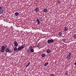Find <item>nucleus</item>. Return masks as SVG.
<instances>
[{"mask_svg": "<svg viewBox=\"0 0 76 76\" xmlns=\"http://www.w3.org/2000/svg\"><path fill=\"white\" fill-rule=\"evenodd\" d=\"M66 39H63V41H64V42H65V41H66Z\"/></svg>", "mask_w": 76, "mask_h": 76, "instance_id": "24", "label": "nucleus"}, {"mask_svg": "<svg viewBox=\"0 0 76 76\" xmlns=\"http://www.w3.org/2000/svg\"><path fill=\"white\" fill-rule=\"evenodd\" d=\"M48 42L49 44V43H50V39H49L48 40Z\"/></svg>", "mask_w": 76, "mask_h": 76, "instance_id": "22", "label": "nucleus"}, {"mask_svg": "<svg viewBox=\"0 0 76 76\" xmlns=\"http://www.w3.org/2000/svg\"><path fill=\"white\" fill-rule=\"evenodd\" d=\"M53 42H54V40L53 39H50V42L53 43Z\"/></svg>", "mask_w": 76, "mask_h": 76, "instance_id": "12", "label": "nucleus"}, {"mask_svg": "<svg viewBox=\"0 0 76 76\" xmlns=\"http://www.w3.org/2000/svg\"><path fill=\"white\" fill-rule=\"evenodd\" d=\"M30 51H31V53H33L34 51V49H31V50H30Z\"/></svg>", "mask_w": 76, "mask_h": 76, "instance_id": "17", "label": "nucleus"}, {"mask_svg": "<svg viewBox=\"0 0 76 76\" xmlns=\"http://www.w3.org/2000/svg\"><path fill=\"white\" fill-rule=\"evenodd\" d=\"M46 55H45V54H43L42 55V57H44Z\"/></svg>", "mask_w": 76, "mask_h": 76, "instance_id": "15", "label": "nucleus"}, {"mask_svg": "<svg viewBox=\"0 0 76 76\" xmlns=\"http://www.w3.org/2000/svg\"><path fill=\"white\" fill-rule=\"evenodd\" d=\"M28 66H29V65L27 64V65L26 66V67H28Z\"/></svg>", "mask_w": 76, "mask_h": 76, "instance_id": "27", "label": "nucleus"}, {"mask_svg": "<svg viewBox=\"0 0 76 76\" xmlns=\"http://www.w3.org/2000/svg\"><path fill=\"white\" fill-rule=\"evenodd\" d=\"M15 15L16 16H18V15H19V12H17L15 13Z\"/></svg>", "mask_w": 76, "mask_h": 76, "instance_id": "9", "label": "nucleus"}, {"mask_svg": "<svg viewBox=\"0 0 76 76\" xmlns=\"http://www.w3.org/2000/svg\"><path fill=\"white\" fill-rule=\"evenodd\" d=\"M2 49L4 50H5V47H4V46H3L1 48Z\"/></svg>", "mask_w": 76, "mask_h": 76, "instance_id": "13", "label": "nucleus"}, {"mask_svg": "<svg viewBox=\"0 0 76 76\" xmlns=\"http://www.w3.org/2000/svg\"><path fill=\"white\" fill-rule=\"evenodd\" d=\"M50 76H54V74H52L50 75Z\"/></svg>", "mask_w": 76, "mask_h": 76, "instance_id": "28", "label": "nucleus"}, {"mask_svg": "<svg viewBox=\"0 0 76 76\" xmlns=\"http://www.w3.org/2000/svg\"><path fill=\"white\" fill-rule=\"evenodd\" d=\"M74 65L76 66V62L74 63Z\"/></svg>", "mask_w": 76, "mask_h": 76, "instance_id": "29", "label": "nucleus"}, {"mask_svg": "<svg viewBox=\"0 0 76 76\" xmlns=\"http://www.w3.org/2000/svg\"><path fill=\"white\" fill-rule=\"evenodd\" d=\"M46 52H47V53H50V52H51V50H50L49 49L48 50L46 51Z\"/></svg>", "mask_w": 76, "mask_h": 76, "instance_id": "10", "label": "nucleus"}, {"mask_svg": "<svg viewBox=\"0 0 76 76\" xmlns=\"http://www.w3.org/2000/svg\"><path fill=\"white\" fill-rule=\"evenodd\" d=\"M17 50L18 48L16 47H15L14 49V51H16Z\"/></svg>", "mask_w": 76, "mask_h": 76, "instance_id": "18", "label": "nucleus"}, {"mask_svg": "<svg viewBox=\"0 0 76 76\" xmlns=\"http://www.w3.org/2000/svg\"><path fill=\"white\" fill-rule=\"evenodd\" d=\"M72 55V53H69V54L67 55V58L68 60H70V58H71Z\"/></svg>", "mask_w": 76, "mask_h": 76, "instance_id": "3", "label": "nucleus"}, {"mask_svg": "<svg viewBox=\"0 0 76 76\" xmlns=\"http://www.w3.org/2000/svg\"><path fill=\"white\" fill-rule=\"evenodd\" d=\"M67 30H68V28H67V27H66L65 26L64 28V31H67Z\"/></svg>", "mask_w": 76, "mask_h": 76, "instance_id": "8", "label": "nucleus"}, {"mask_svg": "<svg viewBox=\"0 0 76 76\" xmlns=\"http://www.w3.org/2000/svg\"><path fill=\"white\" fill-rule=\"evenodd\" d=\"M27 53H30V51H29V50L28 49L27 50Z\"/></svg>", "mask_w": 76, "mask_h": 76, "instance_id": "21", "label": "nucleus"}, {"mask_svg": "<svg viewBox=\"0 0 76 76\" xmlns=\"http://www.w3.org/2000/svg\"><path fill=\"white\" fill-rule=\"evenodd\" d=\"M4 50L3 49H1L0 50V51L1 52V53H4Z\"/></svg>", "mask_w": 76, "mask_h": 76, "instance_id": "14", "label": "nucleus"}, {"mask_svg": "<svg viewBox=\"0 0 76 76\" xmlns=\"http://www.w3.org/2000/svg\"><path fill=\"white\" fill-rule=\"evenodd\" d=\"M32 46H30L29 47V50H31V49H32Z\"/></svg>", "mask_w": 76, "mask_h": 76, "instance_id": "20", "label": "nucleus"}, {"mask_svg": "<svg viewBox=\"0 0 76 76\" xmlns=\"http://www.w3.org/2000/svg\"><path fill=\"white\" fill-rule=\"evenodd\" d=\"M4 47L5 48H7V45H4Z\"/></svg>", "mask_w": 76, "mask_h": 76, "instance_id": "23", "label": "nucleus"}, {"mask_svg": "<svg viewBox=\"0 0 76 76\" xmlns=\"http://www.w3.org/2000/svg\"><path fill=\"white\" fill-rule=\"evenodd\" d=\"M48 62H47L46 63H45L44 64V66H47V65H48Z\"/></svg>", "mask_w": 76, "mask_h": 76, "instance_id": "19", "label": "nucleus"}, {"mask_svg": "<svg viewBox=\"0 0 76 76\" xmlns=\"http://www.w3.org/2000/svg\"><path fill=\"white\" fill-rule=\"evenodd\" d=\"M61 35H62V33L61 32H60L58 33V35H59V36H61Z\"/></svg>", "mask_w": 76, "mask_h": 76, "instance_id": "11", "label": "nucleus"}, {"mask_svg": "<svg viewBox=\"0 0 76 76\" xmlns=\"http://www.w3.org/2000/svg\"><path fill=\"white\" fill-rule=\"evenodd\" d=\"M4 12V10L2 7L0 6V14L1 15L3 14Z\"/></svg>", "mask_w": 76, "mask_h": 76, "instance_id": "5", "label": "nucleus"}, {"mask_svg": "<svg viewBox=\"0 0 76 76\" xmlns=\"http://www.w3.org/2000/svg\"><path fill=\"white\" fill-rule=\"evenodd\" d=\"M58 3H60V1H58Z\"/></svg>", "mask_w": 76, "mask_h": 76, "instance_id": "30", "label": "nucleus"}, {"mask_svg": "<svg viewBox=\"0 0 76 76\" xmlns=\"http://www.w3.org/2000/svg\"><path fill=\"white\" fill-rule=\"evenodd\" d=\"M14 46H15V47H18V43H17V41H15L14 42Z\"/></svg>", "mask_w": 76, "mask_h": 76, "instance_id": "6", "label": "nucleus"}, {"mask_svg": "<svg viewBox=\"0 0 76 76\" xmlns=\"http://www.w3.org/2000/svg\"><path fill=\"white\" fill-rule=\"evenodd\" d=\"M24 45L25 44H24L23 45H22L19 47L18 48V51H20V50H21L23 49V48H24Z\"/></svg>", "mask_w": 76, "mask_h": 76, "instance_id": "4", "label": "nucleus"}, {"mask_svg": "<svg viewBox=\"0 0 76 76\" xmlns=\"http://www.w3.org/2000/svg\"><path fill=\"white\" fill-rule=\"evenodd\" d=\"M39 10L38 9V8H36L35 10V12H38L39 11Z\"/></svg>", "mask_w": 76, "mask_h": 76, "instance_id": "7", "label": "nucleus"}, {"mask_svg": "<svg viewBox=\"0 0 76 76\" xmlns=\"http://www.w3.org/2000/svg\"><path fill=\"white\" fill-rule=\"evenodd\" d=\"M43 20V18L41 17H39V19L38 18H37V25H39V23H40V21L41 22V21H42V20Z\"/></svg>", "mask_w": 76, "mask_h": 76, "instance_id": "2", "label": "nucleus"}, {"mask_svg": "<svg viewBox=\"0 0 76 76\" xmlns=\"http://www.w3.org/2000/svg\"><path fill=\"white\" fill-rule=\"evenodd\" d=\"M44 12H47V9H45L43 10Z\"/></svg>", "mask_w": 76, "mask_h": 76, "instance_id": "16", "label": "nucleus"}, {"mask_svg": "<svg viewBox=\"0 0 76 76\" xmlns=\"http://www.w3.org/2000/svg\"><path fill=\"white\" fill-rule=\"evenodd\" d=\"M5 51L6 52L5 53V56H6V54H7V53H12V50H11V49L10 48H7L5 49Z\"/></svg>", "mask_w": 76, "mask_h": 76, "instance_id": "1", "label": "nucleus"}, {"mask_svg": "<svg viewBox=\"0 0 76 76\" xmlns=\"http://www.w3.org/2000/svg\"><path fill=\"white\" fill-rule=\"evenodd\" d=\"M65 75H66V76H68L69 75H68V73H65Z\"/></svg>", "mask_w": 76, "mask_h": 76, "instance_id": "25", "label": "nucleus"}, {"mask_svg": "<svg viewBox=\"0 0 76 76\" xmlns=\"http://www.w3.org/2000/svg\"><path fill=\"white\" fill-rule=\"evenodd\" d=\"M30 64H31V62H29V63H28V64L27 65H28V66H29V65H30Z\"/></svg>", "mask_w": 76, "mask_h": 76, "instance_id": "26", "label": "nucleus"}]
</instances>
